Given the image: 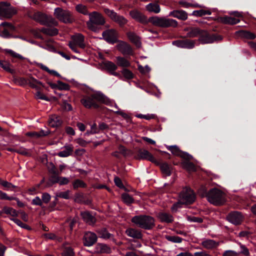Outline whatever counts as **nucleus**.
Instances as JSON below:
<instances>
[{
	"instance_id": "1",
	"label": "nucleus",
	"mask_w": 256,
	"mask_h": 256,
	"mask_svg": "<svg viewBox=\"0 0 256 256\" xmlns=\"http://www.w3.org/2000/svg\"><path fill=\"white\" fill-rule=\"evenodd\" d=\"M89 20L86 24L88 28L92 31L98 32L100 28L98 26H103L106 23V20L102 14L94 11L88 14Z\"/></svg>"
},
{
	"instance_id": "2",
	"label": "nucleus",
	"mask_w": 256,
	"mask_h": 256,
	"mask_svg": "<svg viewBox=\"0 0 256 256\" xmlns=\"http://www.w3.org/2000/svg\"><path fill=\"white\" fill-rule=\"evenodd\" d=\"M195 195L190 188H184L179 195L178 202L174 204L172 207V212H176L182 204H191L195 200Z\"/></svg>"
},
{
	"instance_id": "3",
	"label": "nucleus",
	"mask_w": 256,
	"mask_h": 256,
	"mask_svg": "<svg viewBox=\"0 0 256 256\" xmlns=\"http://www.w3.org/2000/svg\"><path fill=\"white\" fill-rule=\"evenodd\" d=\"M104 99L103 94L96 93L84 96L80 100V102L87 108H96L100 106V103L104 102Z\"/></svg>"
},
{
	"instance_id": "4",
	"label": "nucleus",
	"mask_w": 256,
	"mask_h": 256,
	"mask_svg": "<svg viewBox=\"0 0 256 256\" xmlns=\"http://www.w3.org/2000/svg\"><path fill=\"white\" fill-rule=\"evenodd\" d=\"M31 18L42 25L57 26L58 22L51 16L47 15L40 12H36L30 16Z\"/></svg>"
},
{
	"instance_id": "5",
	"label": "nucleus",
	"mask_w": 256,
	"mask_h": 256,
	"mask_svg": "<svg viewBox=\"0 0 256 256\" xmlns=\"http://www.w3.org/2000/svg\"><path fill=\"white\" fill-rule=\"evenodd\" d=\"M206 197L210 202L216 206L223 204L226 202L224 194L217 188L210 190Z\"/></svg>"
},
{
	"instance_id": "6",
	"label": "nucleus",
	"mask_w": 256,
	"mask_h": 256,
	"mask_svg": "<svg viewBox=\"0 0 256 256\" xmlns=\"http://www.w3.org/2000/svg\"><path fill=\"white\" fill-rule=\"evenodd\" d=\"M148 21L155 26L162 28L176 27L178 26V22L176 20L164 17L152 16Z\"/></svg>"
},
{
	"instance_id": "7",
	"label": "nucleus",
	"mask_w": 256,
	"mask_h": 256,
	"mask_svg": "<svg viewBox=\"0 0 256 256\" xmlns=\"http://www.w3.org/2000/svg\"><path fill=\"white\" fill-rule=\"evenodd\" d=\"M54 14L58 20L65 24L72 23L74 21L72 14L67 10L56 8L54 9Z\"/></svg>"
},
{
	"instance_id": "8",
	"label": "nucleus",
	"mask_w": 256,
	"mask_h": 256,
	"mask_svg": "<svg viewBox=\"0 0 256 256\" xmlns=\"http://www.w3.org/2000/svg\"><path fill=\"white\" fill-rule=\"evenodd\" d=\"M104 12L114 22L122 27L128 22V20L122 16L118 14L114 10L108 8H104Z\"/></svg>"
},
{
	"instance_id": "9",
	"label": "nucleus",
	"mask_w": 256,
	"mask_h": 256,
	"mask_svg": "<svg viewBox=\"0 0 256 256\" xmlns=\"http://www.w3.org/2000/svg\"><path fill=\"white\" fill-rule=\"evenodd\" d=\"M16 13V10L9 3H0V18H10Z\"/></svg>"
},
{
	"instance_id": "10",
	"label": "nucleus",
	"mask_w": 256,
	"mask_h": 256,
	"mask_svg": "<svg viewBox=\"0 0 256 256\" xmlns=\"http://www.w3.org/2000/svg\"><path fill=\"white\" fill-rule=\"evenodd\" d=\"M98 240V236L96 234L90 232H86L82 238L84 246H91L95 244Z\"/></svg>"
},
{
	"instance_id": "11",
	"label": "nucleus",
	"mask_w": 256,
	"mask_h": 256,
	"mask_svg": "<svg viewBox=\"0 0 256 256\" xmlns=\"http://www.w3.org/2000/svg\"><path fill=\"white\" fill-rule=\"evenodd\" d=\"M102 36L105 40L114 44L118 42V32L114 29H110L103 32Z\"/></svg>"
},
{
	"instance_id": "12",
	"label": "nucleus",
	"mask_w": 256,
	"mask_h": 256,
	"mask_svg": "<svg viewBox=\"0 0 256 256\" xmlns=\"http://www.w3.org/2000/svg\"><path fill=\"white\" fill-rule=\"evenodd\" d=\"M132 222L134 224H154L152 217L148 216H136L132 218Z\"/></svg>"
},
{
	"instance_id": "13",
	"label": "nucleus",
	"mask_w": 256,
	"mask_h": 256,
	"mask_svg": "<svg viewBox=\"0 0 256 256\" xmlns=\"http://www.w3.org/2000/svg\"><path fill=\"white\" fill-rule=\"evenodd\" d=\"M226 218L228 222L232 224H240L244 222V217L240 212H234L230 213Z\"/></svg>"
},
{
	"instance_id": "14",
	"label": "nucleus",
	"mask_w": 256,
	"mask_h": 256,
	"mask_svg": "<svg viewBox=\"0 0 256 256\" xmlns=\"http://www.w3.org/2000/svg\"><path fill=\"white\" fill-rule=\"evenodd\" d=\"M116 48L124 55H132L133 50L130 46L128 43L120 41L116 45Z\"/></svg>"
},
{
	"instance_id": "15",
	"label": "nucleus",
	"mask_w": 256,
	"mask_h": 256,
	"mask_svg": "<svg viewBox=\"0 0 256 256\" xmlns=\"http://www.w3.org/2000/svg\"><path fill=\"white\" fill-rule=\"evenodd\" d=\"M219 40L218 37H216L214 35H210L208 32L203 30L200 35V37L199 38V41L202 44H210L214 42L215 40Z\"/></svg>"
},
{
	"instance_id": "16",
	"label": "nucleus",
	"mask_w": 256,
	"mask_h": 256,
	"mask_svg": "<svg viewBox=\"0 0 256 256\" xmlns=\"http://www.w3.org/2000/svg\"><path fill=\"white\" fill-rule=\"evenodd\" d=\"M103 68L108 71L110 74L116 76H120L118 72H116L118 68V66L111 61H105L102 63Z\"/></svg>"
},
{
	"instance_id": "17",
	"label": "nucleus",
	"mask_w": 256,
	"mask_h": 256,
	"mask_svg": "<svg viewBox=\"0 0 256 256\" xmlns=\"http://www.w3.org/2000/svg\"><path fill=\"white\" fill-rule=\"evenodd\" d=\"M136 158L138 160H146L154 163L156 162L153 156L146 150H140L138 151Z\"/></svg>"
},
{
	"instance_id": "18",
	"label": "nucleus",
	"mask_w": 256,
	"mask_h": 256,
	"mask_svg": "<svg viewBox=\"0 0 256 256\" xmlns=\"http://www.w3.org/2000/svg\"><path fill=\"white\" fill-rule=\"evenodd\" d=\"M130 14L132 18L144 24H146L148 22L146 17L136 10L130 11Z\"/></svg>"
},
{
	"instance_id": "19",
	"label": "nucleus",
	"mask_w": 256,
	"mask_h": 256,
	"mask_svg": "<svg viewBox=\"0 0 256 256\" xmlns=\"http://www.w3.org/2000/svg\"><path fill=\"white\" fill-rule=\"evenodd\" d=\"M173 44L178 47L186 48H192L194 46L193 40H188L174 41Z\"/></svg>"
},
{
	"instance_id": "20",
	"label": "nucleus",
	"mask_w": 256,
	"mask_h": 256,
	"mask_svg": "<svg viewBox=\"0 0 256 256\" xmlns=\"http://www.w3.org/2000/svg\"><path fill=\"white\" fill-rule=\"evenodd\" d=\"M62 149V150L57 154V155L60 158L68 157L72 154L74 151V147L72 144L65 145Z\"/></svg>"
},
{
	"instance_id": "21",
	"label": "nucleus",
	"mask_w": 256,
	"mask_h": 256,
	"mask_svg": "<svg viewBox=\"0 0 256 256\" xmlns=\"http://www.w3.org/2000/svg\"><path fill=\"white\" fill-rule=\"evenodd\" d=\"M94 252L96 254H110L111 249L106 244L98 243L95 246Z\"/></svg>"
},
{
	"instance_id": "22",
	"label": "nucleus",
	"mask_w": 256,
	"mask_h": 256,
	"mask_svg": "<svg viewBox=\"0 0 256 256\" xmlns=\"http://www.w3.org/2000/svg\"><path fill=\"white\" fill-rule=\"evenodd\" d=\"M48 122L50 126L56 128L61 126L62 121L60 116L56 114H53L50 116Z\"/></svg>"
},
{
	"instance_id": "23",
	"label": "nucleus",
	"mask_w": 256,
	"mask_h": 256,
	"mask_svg": "<svg viewBox=\"0 0 256 256\" xmlns=\"http://www.w3.org/2000/svg\"><path fill=\"white\" fill-rule=\"evenodd\" d=\"M50 134V131L48 128L46 130H41L38 132H28L26 134V135L28 136L34 138H40L46 136Z\"/></svg>"
},
{
	"instance_id": "24",
	"label": "nucleus",
	"mask_w": 256,
	"mask_h": 256,
	"mask_svg": "<svg viewBox=\"0 0 256 256\" xmlns=\"http://www.w3.org/2000/svg\"><path fill=\"white\" fill-rule=\"evenodd\" d=\"M169 16H174L182 20H185L188 18L187 13L182 10H173L170 13Z\"/></svg>"
},
{
	"instance_id": "25",
	"label": "nucleus",
	"mask_w": 256,
	"mask_h": 256,
	"mask_svg": "<svg viewBox=\"0 0 256 256\" xmlns=\"http://www.w3.org/2000/svg\"><path fill=\"white\" fill-rule=\"evenodd\" d=\"M72 38L73 40L72 42H72L76 44L81 48H84L85 47V44L84 42V36L82 34H76L72 36Z\"/></svg>"
},
{
	"instance_id": "26",
	"label": "nucleus",
	"mask_w": 256,
	"mask_h": 256,
	"mask_svg": "<svg viewBox=\"0 0 256 256\" xmlns=\"http://www.w3.org/2000/svg\"><path fill=\"white\" fill-rule=\"evenodd\" d=\"M126 233L128 236L136 239H140L142 236L140 231L132 228L127 229Z\"/></svg>"
},
{
	"instance_id": "27",
	"label": "nucleus",
	"mask_w": 256,
	"mask_h": 256,
	"mask_svg": "<svg viewBox=\"0 0 256 256\" xmlns=\"http://www.w3.org/2000/svg\"><path fill=\"white\" fill-rule=\"evenodd\" d=\"M80 215L84 222L92 224L96 222V218L88 212H82Z\"/></svg>"
},
{
	"instance_id": "28",
	"label": "nucleus",
	"mask_w": 256,
	"mask_h": 256,
	"mask_svg": "<svg viewBox=\"0 0 256 256\" xmlns=\"http://www.w3.org/2000/svg\"><path fill=\"white\" fill-rule=\"evenodd\" d=\"M127 36L131 42L134 43L138 48L141 46V42L140 38L136 34L132 32L127 33Z\"/></svg>"
},
{
	"instance_id": "29",
	"label": "nucleus",
	"mask_w": 256,
	"mask_h": 256,
	"mask_svg": "<svg viewBox=\"0 0 256 256\" xmlns=\"http://www.w3.org/2000/svg\"><path fill=\"white\" fill-rule=\"evenodd\" d=\"M96 232L100 238L104 239H113V235L110 234L106 228L98 229Z\"/></svg>"
},
{
	"instance_id": "30",
	"label": "nucleus",
	"mask_w": 256,
	"mask_h": 256,
	"mask_svg": "<svg viewBox=\"0 0 256 256\" xmlns=\"http://www.w3.org/2000/svg\"><path fill=\"white\" fill-rule=\"evenodd\" d=\"M28 84L30 87L35 88L36 90H40V86L42 87L44 86L38 80L32 77L28 79Z\"/></svg>"
},
{
	"instance_id": "31",
	"label": "nucleus",
	"mask_w": 256,
	"mask_h": 256,
	"mask_svg": "<svg viewBox=\"0 0 256 256\" xmlns=\"http://www.w3.org/2000/svg\"><path fill=\"white\" fill-rule=\"evenodd\" d=\"M158 217L162 222L170 223L173 221L172 216L166 213H160L158 214Z\"/></svg>"
},
{
	"instance_id": "32",
	"label": "nucleus",
	"mask_w": 256,
	"mask_h": 256,
	"mask_svg": "<svg viewBox=\"0 0 256 256\" xmlns=\"http://www.w3.org/2000/svg\"><path fill=\"white\" fill-rule=\"evenodd\" d=\"M40 32L50 36H56L58 32V30L55 28H43Z\"/></svg>"
},
{
	"instance_id": "33",
	"label": "nucleus",
	"mask_w": 256,
	"mask_h": 256,
	"mask_svg": "<svg viewBox=\"0 0 256 256\" xmlns=\"http://www.w3.org/2000/svg\"><path fill=\"white\" fill-rule=\"evenodd\" d=\"M202 30H200L198 28H191L187 34V36L188 38H195L196 36L200 37Z\"/></svg>"
},
{
	"instance_id": "34",
	"label": "nucleus",
	"mask_w": 256,
	"mask_h": 256,
	"mask_svg": "<svg viewBox=\"0 0 256 256\" xmlns=\"http://www.w3.org/2000/svg\"><path fill=\"white\" fill-rule=\"evenodd\" d=\"M181 164L182 168L190 172L196 171V168L195 165L191 162H189L188 161H184L182 162Z\"/></svg>"
},
{
	"instance_id": "35",
	"label": "nucleus",
	"mask_w": 256,
	"mask_h": 256,
	"mask_svg": "<svg viewBox=\"0 0 256 256\" xmlns=\"http://www.w3.org/2000/svg\"><path fill=\"white\" fill-rule=\"evenodd\" d=\"M147 10L150 12L158 14L160 11V5L158 3H150L146 6Z\"/></svg>"
},
{
	"instance_id": "36",
	"label": "nucleus",
	"mask_w": 256,
	"mask_h": 256,
	"mask_svg": "<svg viewBox=\"0 0 256 256\" xmlns=\"http://www.w3.org/2000/svg\"><path fill=\"white\" fill-rule=\"evenodd\" d=\"M236 33L241 37L248 39L253 40L256 38L254 34L248 31L240 30L236 32Z\"/></svg>"
},
{
	"instance_id": "37",
	"label": "nucleus",
	"mask_w": 256,
	"mask_h": 256,
	"mask_svg": "<svg viewBox=\"0 0 256 256\" xmlns=\"http://www.w3.org/2000/svg\"><path fill=\"white\" fill-rule=\"evenodd\" d=\"M42 236L46 239L55 240L59 242L62 241V236H58L53 233H44Z\"/></svg>"
},
{
	"instance_id": "38",
	"label": "nucleus",
	"mask_w": 256,
	"mask_h": 256,
	"mask_svg": "<svg viewBox=\"0 0 256 256\" xmlns=\"http://www.w3.org/2000/svg\"><path fill=\"white\" fill-rule=\"evenodd\" d=\"M202 246L205 248L212 249L216 247L217 243L212 240H206L202 242Z\"/></svg>"
},
{
	"instance_id": "39",
	"label": "nucleus",
	"mask_w": 256,
	"mask_h": 256,
	"mask_svg": "<svg viewBox=\"0 0 256 256\" xmlns=\"http://www.w3.org/2000/svg\"><path fill=\"white\" fill-rule=\"evenodd\" d=\"M118 64L122 67H128L130 66V62L128 60L123 57L118 56L116 58Z\"/></svg>"
},
{
	"instance_id": "40",
	"label": "nucleus",
	"mask_w": 256,
	"mask_h": 256,
	"mask_svg": "<svg viewBox=\"0 0 256 256\" xmlns=\"http://www.w3.org/2000/svg\"><path fill=\"white\" fill-rule=\"evenodd\" d=\"M0 66L6 71L11 74L14 72V70L12 68V66L6 61L0 60Z\"/></svg>"
},
{
	"instance_id": "41",
	"label": "nucleus",
	"mask_w": 256,
	"mask_h": 256,
	"mask_svg": "<svg viewBox=\"0 0 256 256\" xmlns=\"http://www.w3.org/2000/svg\"><path fill=\"white\" fill-rule=\"evenodd\" d=\"M2 213L10 214L12 216H16L18 214V212L13 208L8 206H5L2 208L1 214Z\"/></svg>"
},
{
	"instance_id": "42",
	"label": "nucleus",
	"mask_w": 256,
	"mask_h": 256,
	"mask_svg": "<svg viewBox=\"0 0 256 256\" xmlns=\"http://www.w3.org/2000/svg\"><path fill=\"white\" fill-rule=\"evenodd\" d=\"M76 10L84 15H88L90 14L88 10V8L86 6L82 4H78L76 6Z\"/></svg>"
},
{
	"instance_id": "43",
	"label": "nucleus",
	"mask_w": 256,
	"mask_h": 256,
	"mask_svg": "<svg viewBox=\"0 0 256 256\" xmlns=\"http://www.w3.org/2000/svg\"><path fill=\"white\" fill-rule=\"evenodd\" d=\"M212 12L209 10H194L192 12V15L196 16H202L204 15H210Z\"/></svg>"
},
{
	"instance_id": "44",
	"label": "nucleus",
	"mask_w": 256,
	"mask_h": 256,
	"mask_svg": "<svg viewBox=\"0 0 256 256\" xmlns=\"http://www.w3.org/2000/svg\"><path fill=\"white\" fill-rule=\"evenodd\" d=\"M74 249L71 247H66L62 252V256H74Z\"/></svg>"
},
{
	"instance_id": "45",
	"label": "nucleus",
	"mask_w": 256,
	"mask_h": 256,
	"mask_svg": "<svg viewBox=\"0 0 256 256\" xmlns=\"http://www.w3.org/2000/svg\"><path fill=\"white\" fill-rule=\"evenodd\" d=\"M86 184L84 181L79 179L75 180L72 183L74 189H77L80 188H85L86 187Z\"/></svg>"
},
{
	"instance_id": "46",
	"label": "nucleus",
	"mask_w": 256,
	"mask_h": 256,
	"mask_svg": "<svg viewBox=\"0 0 256 256\" xmlns=\"http://www.w3.org/2000/svg\"><path fill=\"white\" fill-rule=\"evenodd\" d=\"M10 30L0 25V36L4 38L10 37Z\"/></svg>"
},
{
	"instance_id": "47",
	"label": "nucleus",
	"mask_w": 256,
	"mask_h": 256,
	"mask_svg": "<svg viewBox=\"0 0 256 256\" xmlns=\"http://www.w3.org/2000/svg\"><path fill=\"white\" fill-rule=\"evenodd\" d=\"M160 168L163 174L166 176H170V168L167 164L162 163L160 164Z\"/></svg>"
},
{
	"instance_id": "48",
	"label": "nucleus",
	"mask_w": 256,
	"mask_h": 256,
	"mask_svg": "<svg viewBox=\"0 0 256 256\" xmlns=\"http://www.w3.org/2000/svg\"><path fill=\"white\" fill-rule=\"evenodd\" d=\"M122 198L123 202L128 204H130L134 202V199L132 198L127 193H124L122 194Z\"/></svg>"
},
{
	"instance_id": "49",
	"label": "nucleus",
	"mask_w": 256,
	"mask_h": 256,
	"mask_svg": "<svg viewBox=\"0 0 256 256\" xmlns=\"http://www.w3.org/2000/svg\"><path fill=\"white\" fill-rule=\"evenodd\" d=\"M167 148L174 155L178 156L182 152L176 146H170L167 147Z\"/></svg>"
},
{
	"instance_id": "50",
	"label": "nucleus",
	"mask_w": 256,
	"mask_h": 256,
	"mask_svg": "<svg viewBox=\"0 0 256 256\" xmlns=\"http://www.w3.org/2000/svg\"><path fill=\"white\" fill-rule=\"evenodd\" d=\"M166 239L170 241L175 243H180L182 242V238L174 236H166Z\"/></svg>"
},
{
	"instance_id": "51",
	"label": "nucleus",
	"mask_w": 256,
	"mask_h": 256,
	"mask_svg": "<svg viewBox=\"0 0 256 256\" xmlns=\"http://www.w3.org/2000/svg\"><path fill=\"white\" fill-rule=\"evenodd\" d=\"M0 184H1L4 187L6 188L7 190H12L13 188H16V186L12 184V183H10L5 180H0Z\"/></svg>"
},
{
	"instance_id": "52",
	"label": "nucleus",
	"mask_w": 256,
	"mask_h": 256,
	"mask_svg": "<svg viewBox=\"0 0 256 256\" xmlns=\"http://www.w3.org/2000/svg\"><path fill=\"white\" fill-rule=\"evenodd\" d=\"M36 90L37 92L35 94V97L36 99L45 100L46 101L50 100V98L40 91V90Z\"/></svg>"
},
{
	"instance_id": "53",
	"label": "nucleus",
	"mask_w": 256,
	"mask_h": 256,
	"mask_svg": "<svg viewBox=\"0 0 256 256\" xmlns=\"http://www.w3.org/2000/svg\"><path fill=\"white\" fill-rule=\"evenodd\" d=\"M16 152L20 154L24 155V156H29L30 155V150H28L24 147H20L18 148H16Z\"/></svg>"
},
{
	"instance_id": "54",
	"label": "nucleus",
	"mask_w": 256,
	"mask_h": 256,
	"mask_svg": "<svg viewBox=\"0 0 256 256\" xmlns=\"http://www.w3.org/2000/svg\"><path fill=\"white\" fill-rule=\"evenodd\" d=\"M137 117L140 118H144L147 120H150L151 119H154L156 118V116L154 114H139L137 115Z\"/></svg>"
},
{
	"instance_id": "55",
	"label": "nucleus",
	"mask_w": 256,
	"mask_h": 256,
	"mask_svg": "<svg viewBox=\"0 0 256 256\" xmlns=\"http://www.w3.org/2000/svg\"><path fill=\"white\" fill-rule=\"evenodd\" d=\"M122 73L124 76V77L127 79H131L133 78L134 76L132 73V72L131 71L128 69L124 68L122 70Z\"/></svg>"
},
{
	"instance_id": "56",
	"label": "nucleus",
	"mask_w": 256,
	"mask_h": 256,
	"mask_svg": "<svg viewBox=\"0 0 256 256\" xmlns=\"http://www.w3.org/2000/svg\"><path fill=\"white\" fill-rule=\"evenodd\" d=\"M40 68L42 70H44L50 74H52L57 76H60V74L58 72H56V71H55L54 70H50L46 66L42 64H40Z\"/></svg>"
},
{
	"instance_id": "57",
	"label": "nucleus",
	"mask_w": 256,
	"mask_h": 256,
	"mask_svg": "<svg viewBox=\"0 0 256 256\" xmlns=\"http://www.w3.org/2000/svg\"><path fill=\"white\" fill-rule=\"evenodd\" d=\"M138 70L142 74H147L150 71V68L148 65L145 66H138Z\"/></svg>"
},
{
	"instance_id": "58",
	"label": "nucleus",
	"mask_w": 256,
	"mask_h": 256,
	"mask_svg": "<svg viewBox=\"0 0 256 256\" xmlns=\"http://www.w3.org/2000/svg\"><path fill=\"white\" fill-rule=\"evenodd\" d=\"M0 25L3 26L4 28L8 29L10 31H14L16 30L14 26L10 22H4L0 24Z\"/></svg>"
},
{
	"instance_id": "59",
	"label": "nucleus",
	"mask_w": 256,
	"mask_h": 256,
	"mask_svg": "<svg viewBox=\"0 0 256 256\" xmlns=\"http://www.w3.org/2000/svg\"><path fill=\"white\" fill-rule=\"evenodd\" d=\"M6 52L9 54L10 56H12L14 58H18L20 60L24 59V57L20 54L14 52L12 50H6Z\"/></svg>"
},
{
	"instance_id": "60",
	"label": "nucleus",
	"mask_w": 256,
	"mask_h": 256,
	"mask_svg": "<svg viewBox=\"0 0 256 256\" xmlns=\"http://www.w3.org/2000/svg\"><path fill=\"white\" fill-rule=\"evenodd\" d=\"M188 220L190 222H203V220L200 217L196 216H188Z\"/></svg>"
},
{
	"instance_id": "61",
	"label": "nucleus",
	"mask_w": 256,
	"mask_h": 256,
	"mask_svg": "<svg viewBox=\"0 0 256 256\" xmlns=\"http://www.w3.org/2000/svg\"><path fill=\"white\" fill-rule=\"evenodd\" d=\"M218 20L219 22H222L224 24H230V16H224L222 17H220L218 18Z\"/></svg>"
},
{
	"instance_id": "62",
	"label": "nucleus",
	"mask_w": 256,
	"mask_h": 256,
	"mask_svg": "<svg viewBox=\"0 0 256 256\" xmlns=\"http://www.w3.org/2000/svg\"><path fill=\"white\" fill-rule=\"evenodd\" d=\"M180 158L187 160H190L192 159L193 157L188 153L184 152H181L180 155L179 156Z\"/></svg>"
},
{
	"instance_id": "63",
	"label": "nucleus",
	"mask_w": 256,
	"mask_h": 256,
	"mask_svg": "<svg viewBox=\"0 0 256 256\" xmlns=\"http://www.w3.org/2000/svg\"><path fill=\"white\" fill-rule=\"evenodd\" d=\"M56 196L64 199L69 198V191L60 192L56 194Z\"/></svg>"
},
{
	"instance_id": "64",
	"label": "nucleus",
	"mask_w": 256,
	"mask_h": 256,
	"mask_svg": "<svg viewBox=\"0 0 256 256\" xmlns=\"http://www.w3.org/2000/svg\"><path fill=\"white\" fill-rule=\"evenodd\" d=\"M42 198L44 202L47 204L50 201L51 196L48 193L45 192L42 194Z\"/></svg>"
}]
</instances>
